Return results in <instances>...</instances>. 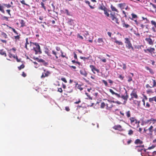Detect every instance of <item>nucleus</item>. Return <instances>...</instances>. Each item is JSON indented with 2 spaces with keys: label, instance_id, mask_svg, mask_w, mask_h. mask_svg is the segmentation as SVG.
Returning <instances> with one entry per match:
<instances>
[{
  "label": "nucleus",
  "instance_id": "bf43d9fd",
  "mask_svg": "<svg viewBox=\"0 0 156 156\" xmlns=\"http://www.w3.org/2000/svg\"><path fill=\"white\" fill-rule=\"evenodd\" d=\"M6 12L8 13L9 14L10 16H11V14L10 13V10L9 9H7L6 10Z\"/></svg>",
  "mask_w": 156,
  "mask_h": 156
},
{
  "label": "nucleus",
  "instance_id": "39448f33",
  "mask_svg": "<svg viewBox=\"0 0 156 156\" xmlns=\"http://www.w3.org/2000/svg\"><path fill=\"white\" fill-rule=\"evenodd\" d=\"M108 103H106V109H110L112 108V107H115V106L113 105L112 103L113 102L112 101H110L108 100Z\"/></svg>",
  "mask_w": 156,
  "mask_h": 156
},
{
  "label": "nucleus",
  "instance_id": "e433bc0d",
  "mask_svg": "<svg viewBox=\"0 0 156 156\" xmlns=\"http://www.w3.org/2000/svg\"><path fill=\"white\" fill-rule=\"evenodd\" d=\"M2 6H5V7L7 8H9L11 7V6L9 4H3L2 5Z\"/></svg>",
  "mask_w": 156,
  "mask_h": 156
},
{
  "label": "nucleus",
  "instance_id": "b1692460",
  "mask_svg": "<svg viewBox=\"0 0 156 156\" xmlns=\"http://www.w3.org/2000/svg\"><path fill=\"white\" fill-rule=\"evenodd\" d=\"M85 3L87 4L90 7L91 9H94V6H91V5H90V2L89 1H87V0H85Z\"/></svg>",
  "mask_w": 156,
  "mask_h": 156
},
{
  "label": "nucleus",
  "instance_id": "79ce46f5",
  "mask_svg": "<svg viewBox=\"0 0 156 156\" xmlns=\"http://www.w3.org/2000/svg\"><path fill=\"white\" fill-rule=\"evenodd\" d=\"M61 56L62 57V58H64L65 57L66 59L68 58V57H66L65 55H64L63 54V52L62 51V50L61 51Z\"/></svg>",
  "mask_w": 156,
  "mask_h": 156
},
{
  "label": "nucleus",
  "instance_id": "4468645a",
  "mask_svg": "<svg viewBox=\"0 0 156 156\" xmlns=\"http://www.w3.org/2000/svg\"><path fill=\"white\" fill-rule=\"evenodd\" d=\"M127 47H128L129 49H130V50H134V49L133 46H132V45L130 43V41L128 40L127 38Z\"/></svg>",
  "mask_w": 156,
  "mask_h": 156
},
{
  "label": "nucleus",
  "instance_id": "37998d69",
  "mask_svg": "<svg viewBox=\"0 0 156 156\" xmlns=\"http://www.w3.org/2000/svg\"><path fill=\"white\" fill-rule=\"evenodd\" d=\"M146 92L148 94H149L151 93H153L154 92V91L151 89H148L147 90Z\"/></svg>",
  "mask_w": 156,
  "mask_h": 156
},
{
  "label": "nucleus",
  "instance_id": "864d4df0",
  "mask_svg": "<svg viewBox=\"0 0 156 156\" xmlns=\"http://www.w3.org/2000/svg\"><path fill=\"white\" fill-rule=\"evenodd\" d=\"M15 58H16V61L18 62H21V59H19L18 58L17 56L16 55V56H15Z\"/></svg>",
  "mask_w": 156,
  "mask_h": 156
},
{
  "label": "nucleus",
  "instance_id": "5fc2aeb1",
  "mask_svg": "<svg viewBox=\"0 0 156 156\" xmlns=\"http://www.w3.org/2000/svg\"><path fill=\"white\" fill-rule=\"evenodd\" d=\"M115 42L117 44H118L119 45L121 44H122V43L121 42L118 41L117 40H116Z\"/></svg>",
  "mask_w": 156,
  "mask_h": 156
},
{
  "label": "nucleus",
  "instance_id": "f257e3e1",
  "mask_svg": "<svg viewBox=\"0 0 156 156\" xmlns=\"http://www.w3.org/2000/svg\"><path fill=\"white\" fill-rule=\"evenodd\" d=\"M104 13L107 17H109L111 18L113 23L119 24V19L115 16V13L114 12H112L107 9L104 11Z\"/></svg>",
  "mask_w": 156,
  "mask_h": 156
},
{
  "label": "nucleus",
  "instance_id": "ddd939ff",
  "mask_svg": "<svg viewBox=\"0 0 156 156\" xmlns=\"http://www.w3.org/2000/svg\"><path fill=\"white\" fill-rule=\"evenodd\" d=\"M44 52L45 53L50 57V58H51V59H55L54 57H51V55H50V53L49 52V50L48 48H45Z\"/></svg>",
  "mask_w": 156,
  "mask_h": 156
},
{
  "label": "nucleus",
  "instance_id": "a19ab883",
  "mask_svg": "<svg viewBox=\"0 0 156 156\" xmlns=\"http://www.w3.org/2000/svg\"><path fill=\"white\" fill-rule=\"evenodd\" d=\"M41 7L43 8L45 11H46V8L44 6V4L43 2H41Z\"/></svg>",
  "mask_w": 156,
  "mask_h": 156
},
{
  "label": "nucleus",
  "instance_id": "f8f14e48",
  "mask_svg": "<svg viewBox=\"0 0 156 156\" xmlns=\"http://www.w3.org/2000/svg\"><path fill=\"white\" fill-rule=\"evenodd\" d=\"M118 5L122 9H125L126 10L127 9V6L125 3L119 4Z\"/></svg>",
  "mask_w": 156,
  "mask_h": 156
},
{
  "label": "nucleus",
  "instance_id": "5701e85b",
  "mask_svg": "<svg viewBox=\"0 0 156 156\" xmlns=\"http://www.w3.org/2000/svg\"><path fill=\"white\" fill-rule=\"evenodd\" d=\"M109 91L111 92L112 94H115L118 97H119V95L116 93H115L112 89H109Z\"/></svg>",
  "mask_w": 156,
  "mask_h": 156
},
{
  "label": "nucleus",
  "instance_id": "aec40b11",
  "mask_svg": "<svg viewBox=\"0 0 156 156\" xmlns=\"http://www.w3.org/2000/svg\"><path fill=\"white\" fill-rule=\"evenodd\" d=\"M135 144H141L143 143V142L139 139H137L134 142Z\"/></svg>",
  "mask_w": 156,
  "mask_h": 156
},
{
  "label": "nucleus",
  "instance_id": "a18cd8bd",
  "mask_svg": "<svg viewBox=\"0 0 156 156\" xmlns=\"http://www.w3.org/2000/svg\"><path fill=\"white\" fill-rule=\"evenodd\" d=\"M140 101H139L136 100H134L133 101V103L135 104H137L138 105H139Z\"/></svg>",
  "mask_w": 156,
  "mask_h": 156
},
{
  "label": "nucleus",
  "instance_id": "4c0bfd02",
  "mask_svg": "<svg viewBox=\"0 0 156 156\" xmlns=\"http://www.w3.org/2000/svg\"><path fill=\"white\" fill-rule=\"evenodd\" d=\"M25 67V66L23 64H22L20 66L18 67V68L19 70H20L22 69H23Z\"/></svg>",
  "mask_w": 156,
  "mask_h": 156
},
{
  "label": "nucleus",
  "instance_id": "f704fd0d",
  "mask_svg": "<svg viewBox=\"0 0 156 156\" xmlns=\"http://www.w3.org/2000/svg\"><path fill=\"white\" fill-rule=\"evenodd\" d=\"M52 53L55 56L56 59H57L58 58V56H57V53L55 51H54V50L52 51Z\"/></svg>",
  "mask_w": 156,
  "mask_h": 156
},
{
  "label": "nucleus",
  "instance_id": "f3484780",
  "mask_svg": "<svg viewBox=\"0 0 156 156\" xmlns=\"http://www.w3.org/2000/svg\"><path fill=\"white\" fill-rule=\"evenodd\" d=\"M145 40L147 41L148 44L150 45L153 44V41H152V40L150 38H145Z\"/></svg>",
  "mask_w": 156,
  "mask_h": 156
},
{
  "label": "nucleus",
  "instance_id": "603ef678",
  "mask_svg": "<svg viewBox=\"0 0 156 156\" xmlns=\"http://www.w3.org/2000/svg\"><path fill=\"white\" fill-rule=\"evenodd\" d=\"M73 55H74V58L75 59H77V55L76 54V53H75V52H73Z\"/></svg>",
  "mask_w": 156,
  "mask_h": 156
},
{
  "label": "nucleus",
  "instance_id": "20e7f679",
  "mask_svg": "<svg viewBox=\"0 0 156 156\" xmlns=\"http://www.w3.org/2000/svg\"><path fill=\"white\" fill-rule=\"evenodd\" d=\"M136 149L138 151L141 152V154L142 156H143L142 154V151H144V152H145L146 150L144 148V145L136 146Z\"/></svg>",
  "mask_w": 156,
  "mask_h": 156
},
{
  "label": "nucleus",
  "instance_id": "13d9d810",
  "mask_svg": "<svg viewBox=\"0 0 156 156\" xmlns=\"http://www.w3.org/2000/svg\"><path fill=\"white\" fill-rule=\"evenodd\" d=\"M22 76L23 77H25L27 76V75L24 72H23L22 73Z\"/></svg>",
  "mask_w": 156,
  "mask_h": 156
},
{
  "label": "nucleus",
  "instance_id": "09e8293b",
  "mask_svg": "<svg viewBox=\"0 0 156 156\" xmlns=\"http://www.w3.org/2000/svg\"><path fill=\"white\" fill-rule=\"evenodd\" d=\"M155 97H154L152 98H149V101L150 102H151L153 101H154Z\"/></svg>",
  "mask_w": 156,
  "mask_h": 156
},
{
  "label": "nucleus",
  "instance_id": "c756f323",
  "mask_svg": "<svg viewBox=\"0 0 156 156\" xmlns=\"http://www.w3.org/2000/svg\"><path fill=\"white\" fill-rule=\"evenodd\" d=\"M90 55H89V56L87 57H83L82 56H80V58L81 59L83 60L84 61H85L86 60V59H89L90 57Z\"/></svg>",
  "mask_w": 156,
  "mask_h": 156
},
{
  "label": "nucleus",
  "instance_id": "c03bdc74",
  "mask_svg": "<svg viewBox=\"0 0 156 156\" xmlns=\"http://www.w3.org/2000/svg\"><path fill=\"white\" fill-rule=\"evenodd\" d=\"M153 127L151 126L148 129V130H149L150 132H153Z\"/></svg>",
  "mask_w": 156,
  "mask_h": 156
},
{
  "label": "nucleus",
  "instance_id": "3c124183",
  "mask_svg": "<svg viewBox=\"0 0 156 156\" xmlns=\"http://www.w3.org/2000/svg\"><path fill=\"white\" fill-rule=\"evenodd\" d=\"M77 37L81 39H83V37L81 36L79 34H77Z\"/></svg>",
  "mask_w": 156,
  "mask_h": 156
},
{
  "label": "nucleus",
  "instance_id": "ea45409f",
  "mask_svg": "<svg viewBox=\"0 0 156 156\" xmlns=\"http://www.w3.org/2000/svg\"><path fill=\"white\" fill-rule=\"evenodd\" d=\"M105 105H106V104H105L104 102H102L101 103V108H104V107H105Z\"/></svg>",
  "mask_w": 156,
  "mask_h": 156
},
{
  "label": "nucleus",
  "instance_id": "9b49d317",
  "mask_svg": "<svg viewBox=\"0 0 156 156\" xmlns=\"http://www.w3.org/2000/svg\"><path fill=\"white\" fill-rule=\"evenodd\" d=\"M152 80L153 81V85H152L151 84V86H150L149 84H147L146 85V88H148V87L152 88V87H154L156 86V81H155V80H153V79H152Z\"/></svg>",
  "mask_w": 156,
  "mask_h": 156
},
{
  "label": "nucleus",
  "instance_id": "f03ea898",
  "mask_svg": "<svg viewBox=\"0 0 156 156\" xmlns=\"http://www.w3.org/2000/svg\"><path fill=\"white\" fill-rule=\"evenodd\" d=\"M34 45L35 46L33 47L34 50L35 51V54H37L38 53L41 54L42 51L41 50L40 46L39 44L37 42L34 43L33 45Z\"/></svg>",
  "mask_w": 156,
  "mask_h": 156
},
{
  "label": "nucleus",
  "instance_id": "2eb2a0df",
  "mask_svg": "<svg viewBox=\"0 0 156 156\" xmlns=\"http://www.w3.org/2000/svg\"><path fill=\"white\" fill-rule=\"evenodd\" d=\"M80 73L81 75L85 77H87V73L85 69H82L80 70Z\"/></svg>",
  "mask_w": 156,
  "mask_h": 156
},
{
  "label": "nucleus",
  "instance_id": "774afa93",
  "mask_svg": "<svg viewBox=\"0 0 156 156\" xmlns=\"http://www.w3.org/2000/svg\"><path fill=\"white\" fill-rule=\"evenodd\" d=\"M56 49L57 51H59L61 50L60 48L58 46L56 47Z\"/></svg>",
  "mask_w": 156,
  "mask_h": 156
},
{
  "label": "nucleus",
  "instance_id": "de8ad7c7",
  "mask_svg": "<svg viewBox=\"0 0 156 156\" xmlns=\"http://www.w3.org/2000/svg\"><path fill=\"white\" fill-rule=\"evenodd\" d=\"M133 131L131 129H130L129 131L128 134L129 135H131L133 134Z\"/></svg>",
  "mask_w": 156,
  "mask_h": 156
},
{
  "label": "nucleus",
  "instance_id": "412c9836",
  "mask_svg": "<svg viewBox=\"0 0 156 156\" xmlns=\"http://www.w3.org/2000/svg\"><path fill=\"white\" fill-rule=\"evenodd\" d=\"M76 87H77L78 89L80 90H82L83 89V88L82 87L81 85L78 84L77 83L76 84Z\"/></svg>",
  "mask_w": 156,
  "mask_h": 156
},
{
  "label": "nucleus",
  "instance_id": "2f4dec72",
  "mask_svg": "<svg viewBox=\"0 0 156 156\" xmlns=\"http://www.w3.org/2000/svg\"><path fill=\"white\" fill-rule=\"evenodd\" d=\"M20 2L23 5H26V6H27L29 7L30 6L29 5L26 4L25 3V2L24 0H22L21 1H20Z\"/></svg>",
  "mask_w": 156,
  "mask_h": 156
},
{
  "label": "nucleus",
  "instance_id": "7ed1b4c3",
  "mask_svg": "<svg viewBox=\"0 0 156 156\" xmlns=\"http://www.w3.org/2000/svg\"><path fill=\"white\" fill-rule=\"evenodd\" d=\"M26 41L25 47L27 50H28L30 48L31 46H33L34 43L31 41H29L28 38H26Z\"/></svg>",
  "mask_w": 156,
  "mask_h": 156
},
{
  "label": "nucleus",
  "instance_id": "680f3d73",
  "mask_svg": "<svg viewBox=\"0 0 156 156\" xmlns=\"http://www.w3.org/2000/svg\"><path fill=\"white\" fill-rule=\"evenodd\" d=\"M65 110H66V111H67V112H69V111L70 110V109L69 108V107H65Z\"/></svg>",
  "mask_w": 156,
  "mask_h": 156
},
{
  "label": "nucleus",
  "instance_id": "72a5a7b5",
  "mask_svg": "<svg viewBox=\"0 0 156 156\" xmlns=\"http://www.w3.org/2000/svg\"><path fill=\"white\" fill-rule=\"evenodd\" d=\"M107 8L104 5H101L99 7V9L104 11Z\"/></svg>",
  "mask_w": 156,
  "mask_h": 156
},
{
  "label": "nucleus",
  "instance_id": "423d86ee",
  "mask_svg": "<svg viewBox=\"0 0 156 156\" xmlns=\"http://www.w3.org/2000/svg\"><path fill=\"white\" fill-rule=\"evenodd\" d=\"M45 73H43L41 76V78H44L45 77H47L51 74V72L49 71H46L45 69L44 70Z\"/></svg>",
  "mask_w": 156,
  "mask_h": 156
},
{
  "label": "nucleus",
  "instance_id": "e2e57ef3",
  "mask_svg": "<svg viewBox=\"0 0 156 156\" xmlns=\"http://www.w3.org/2000/svg\"><path fill=\"white\" fill-rule=\"evenodd\" d=\"M150 105L149 104V103L148 102H147L146 103V107H147L148 108H150Z\"/></svg>",
  "mask_w": 156,
  "mask_h": 156
},
{
  "label": "nucleus",
  "instance_id": "4be33fe9",
  "mask_svg": "<svg viewBox=\"0 0 156 156\" xmlns=\"http://www.w3.org/2000/svg\"><path fill=\"white\" fill-rule=\"evenodd\" d=\"M0 54L1 55H4L5 57H6L7 56L6 53L5 51H4L2 49L0 50Z\"/></svg>",
  "mask_w": 156,
  "mask_h": 156
},
{
  "label": "nucleus",
  "instance_id": "6e6d98bb",
  "mask_svg": "<svg viewBox=\"0 0 156 156\" xmlns=\"http://www.w3.org/2000/svg\"><path fill=\"white\" fill-rule=\"evenodd\" d=\"M155 147V146L153 145L151 147H149L148 148V149H151L154 148Z\"/></svg>",
  "mask_w": 156,
  "mask_h": 156
},
{
  "label": "nucleus",
  "instance_id": "9d476101",
  "mask_svg": "<svg viewBox=\"0 0 156 156\" xmlns=\"http://www.w3.org/2000/svg\"><path fill=\"white\" fill-rule=\"evenodd\" d=\"M130 95L131 96V98L130 99V100L133 98H138V96L136 94V92L134 90H133L132 93H131Z\"/></svg>",
  "mask_w": 156,
  "mask_h": 156
},
{
  "label": "nucleus",
  "instance_id": "338daca9",
  "mask_svg": "<svg viewBox=\"0 0 156 156\" xmlns=\"http://www.w3.org/2000/svg\"><path fill=\"white\" fill-rule=\"evenodd\" d=\"M147 69L148 70H149L150 71V72L151 73H152L153 72L152 70L150 68H149V67H147Z\"/></svg>",
  "mask_w": 156,
  "mask_h": 156
},
{
  "label": "nucleus",
  "instance_id": "7c9ffc66",
  "mask_svg": "<svg viewBox=\"0 0 156 156\" xmlns=\"http://www.w3.org/2000/svg\"><path fill=\"white\" fill-rule=\"evenodd\" d=\"M111 9L112 11H115L116 12H118V10L114 6H113L112 5L111 6Z\"/></svg>",
  "mask_w": 156,
  "mask_h": 156
},
{
  "label": "nucleus",
  "instance_id": "69168bd1",
  "mask_svg": "<svg viewBox=\"0 0 156 156\" xmlns=\"http://www.w3.org/2000/svg\"><path fill=\"white\" fill-rule=\"evenodd\" d=\"M150 5H151L152 6L154 9H156V6L155 5L153 4L152 3H150Z\"/></svg>",
  "mask_w": 156,
  "mask_h": 156
},
{
  "label": "nucleus",
  "instance_id": "49530a36",
  "mask_svg": "<svg viewBox=\"0 0 156 156\" xmlns=\"http://www.w3.org/2000/svg\"><path fill=\"white\" fill-rule=\"evenodd\" d=\"M102 82L105 84L106 86H108V83L106 81L104 80H102Z\"/></svg>",
  "mask_w": 156,
  "mask_h": 156
},
{
  "label": "nucleus",
  "instance_id": "cd10ccee",
  "mask_svg": "<svg viewBox=\"0 0 156 156\" xmlns=\"http://www.w3.org/2000/svg\"><path fill=\"white\" fill-rule=\"evenodd\" d=\"M131 15L132 16V18H131L130 17L129 18L132 20H133V19H136L137 17V16L133 13L131 14Z\"/></svg>",
  "mask_w": 156,
  "mask_h": 156
},
{
  "label": "nucleus",
  "instance_id": "0e129e2a",
  "mask_svg": "<svg viewBox=\"0 0 156 156\" xmlns=\"http://www.w3.org/2000/svg\"><path fill=\"white\" fill-rule=\"evenodd\" d=\"M3 18L4 19L6 20V21H8V18L7 17L4 16L3 17Z\"/></svg>",
  "mask_w": 156,
  "mask_h": 156
},
{
  "label": "nucleus",
  "instance_id": "052dcab7",
  "mask_svg": "<svg viewBox=\"0 0 156 156\" xmlns=\"http://www.w3.org/2000/svg\"><path fill=\"white\" fill-rule=\"evenodd\" d=\"M58 91L60 93H62V90L61 88H58Z\"/></svg>",
  "mask_w": 156,
  "mask_h": 156
},
{
  "label": "nucleus",
  "instance_id": "c85d7f7f",
  "mask_svg": "<svg viewBox=\"0 0 156 156\" xmlns=\"http://www.w3.org/2000/svg\"><path fill=\"white\" fill-rule=\"evenodd\" d=\"M20 23L21 24V27H24V26H25V23L24 21L23 20H20Z\"/></svg>",
  "mask_w": 156,
  "mask_h": 156
},
{
  "label": "nucleus",
  "instance_id": "a878e982",
  "mask_svg": "<svg viewBox=\"0 0 156 156\" xmlns=\"http://www.w3.org/2000/svg\"><path fill=\"white\" fill-rule=\"evenodd\" d=\"M1 35L2 37H4L5 38H8L7 35L6 34L3 32H1Z\"/></svg>",
  "mask_w": 156,
  "mask_h": 156
},
{
  "label": "nucleus",
  "instance_id": "6ab92c4d",
  "mask_svg": "<svg viewBox=\"0 0 156 156\" xmlns=\"http://www.w3.org/2000/svg\"><path fill=\"white\" fill-rule=\"evenodd\" d=\"M133 76V73H129L128 77L129 79L128 80V82H130L132 81V77Z\"/></svg>",
  "mask_w": 156,
  "mask_h": 156
},
{
  "label": "nucleus",
  "instance_id": "dca6fc26",
  "mask_svg": "<svg viewBox=\"0 0 156 156\" xmlns=\"http://www.w3.org/2000/svg\"><path fill=\"white\" fill-rule=\"evenodd\" d=\"M113 128L115 130L119 131H122V130L121 126L120 125H119L114 126L113 127Z\"/></svg>",
  "mask_w": 156,
  "mask_h": 156
},
{
  "label": "nucleus",
  "instance_id": "473e14b6",
  "mask_svg": "<svg viewBox=\"0 0 156 156\" xmlns=\"http://www.w3.org/2000/svg\"><path fill=\"white\" fill-rule=\"evenodd\" d=\"M20 34H19L18 35H17L16 36H14V38L16 40H19L20 38Z\"/></svg>",
  "mask_w": 156,
  "mask_h": 156
},
{
  "label": "nucleus",
  "instance_id": "8fccbe9b",
  "mask_svg": "<svg viewBox=\"0 0 156 156\" xmlns=\"http://www.w3.org/2000/svg\"><path fill=\"white\" fill-rule=\"evenodd\" d=\"M61 80L63 82H64L65 83H67V81L66 79V78H64V77L62 78H61Z\"/></svg>",
  "mask_w": 156,
  "mask_h": 156
},
{
  "label": "nucleus",
  "instance_id": "393cba45",
  "mask_svg": "<svg viewBox=\"0 0 156 156\" xmlns=\"http://www.w3.org/2000/svg\"><path fill=\"white\" fill-rule=\"evenodd\" d=\"M129 119L131 124H134L135 123L136 119L134 117L130 118Z\"/></svg>",
  "mask_w": 156,
  "mask_h": 156
},
{
  "label": "nucleus",
  "instance_id": "a211bd4d",
  "mask_svg": "<svg viewBox=\"0 0 156 156\" xmlns=\"http://www.w3.org/2000/svg\"><path fill=\"white\" fill-rule=\"evenodd\" d=\"M24 33L27 35H29L30 34V31L29 27H27L25 28L24 31Z\"/></svg>",
  "mask_w": 156,
  "mask_h": 156
},
{
  "label": "nucleus",
  "instance_id": "4d7b16f0",
  "mask_svg": "<svg viewBox=\"0 0 156 156\" xmlns=\"http://www.w3.org/2000/svg\"><path fill=\"white\" fill-rule=\"evenodd\" d=\"M85 94L89 97V98L90 100H92V98L90 97V96L88 95V94L87 93H85Z\"/></svg>",
  "mask_w": 156,
  "mask_h": 156
},
{
  "label": "nucleus",
  "instance_id": "6e6552de",
  "mask_svg": "<svg viewBox=\"0 0 156 156\" xmlns=\"http://www.w3.org/2000/svg\"><path fill=\"white\" fill-rule=\"evenodd\" d=\"M90 68L91 69L92 71L94 74L95 73V72H94V71H96L97 72V73H99V70L97 69L94 66L92 65H90Z\"/></svg>",
  "mask_w": 156,
  "mask_h": 156
},
{
  "label": "nucleus",
  "instance_id": "1a4fd4ad",
  "mask_svg": "<svg viewBox=\"0 0 156 156\" xmlns=\"http://www.w3.org/2000/svg\"><path fill=\"white\" fill-rule=\"evenodd\" d=\"M97 42L99 44L98 45L100 46H103L105 44L102 38H98Z\"/></svg>",
  "mask_w": 156,
  "mask_h": 156
},
{
  "label": "nucleus",
  "instance_id": "58836bf2",
  "mask_svg": "<svg viewBox=\"0 0 156 156\" xmlns=\"http://www.w3.org/2000/svg\"><path fill=\"white\" fill-rule=\"evenodd\" d=\"M151 23L152 25L154 26V27H156V22L154 21V20H151Z\"/></svg>",
  "mask_w": 156,
  "mask_h": 156
},
{
  "label": "nucleus",
  "instance_id": "c9c22d12",
  "mask_svg": "<svg viewBox=\"0 0 156 156\" xmlns=\"http://www.w3.org/2000/svg\"><path fill=\"white\" fill-rule=\"evenodd\" d=\"M4 7L0 4V11L3 13H5V11L3 9Z\"/></svg>",
  "mask_w": 156,
  "mask_h": 156
},
{
  "label": "nucleus",
  "instance_id": "bb28decb",
  "mask_svg": "<svg viewBox=\"0 0 156 156\" xmlns=\"http://www.w3.org/2000/svg\"><path fill=\"white\" fill-rule=\"evenodd\" d=\"M11 50L9 51V56L10 58H12V57L15 58V56L14 55H13L11 52Z\"/></svg>",
  "mask_w": 156,
  "mask_h": 156
},
{
  "label": "nucleus",
  "instance_id": "0eeeda50",
  "mask_svg": "<svg viewBox=\"0 0 156 156\" xmlns=\"http://www.w3.org/2000/svg\"><path fill=\"white\" fill-rule=\"evenodd\" d=\"M155 51V49L153 48H149L147 49H144V51L145 53L149 52L150 54H152V53H154Z\"/></svg>",
  "mask_w": 156,
  "mask_h": 156
}]
</instances>
